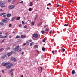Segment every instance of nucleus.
Segmentation results:
<instances>
[{
	"mask_svg": "<svg viewBox=\"0 0 77 77\" xmlns=\"http://www.w3.org/2000/svg\"><path fill=\"white\" fill-rule=\"evenodd\" d=\"M20 3H23V1H22L20 2Z\"/></svg>",
	"mask_w": 77,
	"mask_h": 77,
	"instance_id": "obj_50",
	"label": "nucleus"
},
{
	"mask_svg": "<svg viewBox=\"0 0 77 77\" xmlns=\"http://www.w3.org/2000/svg\"><path fill=\"white\" fill-rule=\"evenodd\" d=\"M46 40V39H45V38H44L42 40L43 42H45Z\"/></svg>",
	"mask_w": 77,
	"mask_h": 77,
	"instance_id": "obj_28",
	"label": "nucleus"
},
{
	"mask_svg": "<svg viewBox=\"0 0 77 77\" xmlns=\"http://www.w3.org/2000/svg\"><path fill=\"white\" fill-rule=\"evenodd\" d=\"M19 48H20V47L19 46V45L17 46L14 48L15 51H18V50H19Z\"/></svg>",
	"mask_w": 77,
	"mask_h": 77,
	"instance_id": "obj_5",
	"label": "nucleus"
},
{
	"mask_svg": "<svg viewBox=\"0 0 77 77\" xmlns=\"http://www.w3.org/2000/svg\"><path fill=\"white\" fill-rule=\"evenodd\" d=\"M8 0V2H11V0Z\"/></svg>",
	"mask_w": 77,
	"mask_h": 77,
	"instance_id": "obj_64",
	"label": "nucleus"
},
{
	"mask_svg": "<svg viewBox=\"0 0 77 77\" xmlns=\"http://www.w3.org/2000/svg\"><path fill=\"white\" fill-rule=\"evenodd\" d=\"M13 33H14V34L15 33V32L13 31Z\"/></svg>",
	"mask_w": 77,
	"mask_h": 77,
	"instance_id": "obj_58",
	"label": "nucleus"
},
{
	"mask_svg": "<svg viewBox=\"0 0 77 77\" xmlns=\"http://www.w3.org/2000/svg\"><path fill=\"white\" fill-rule=\"evenodd\" d=\"M52 53H54V50L52 51Z\"/></svg>",
	"mask_w": 77,
	"mask_h": 77,
	"instance_id": "obj_41",
	"label": "nucleus"
},
{
	"mask_svg": "<svg viewBox=\"0 0 77 77\" xmlns=\"http://www.w3.org/2000/svg\"><path fill=\"white\" fill-rule=\"evenodd\" d=\"M15 5H10L9 6L8 8L9 9H14L15 8Z\"/></svg>",
	"mask_w": 77,
	"mask_h": 77,
	"instance_id": "obj_4",
	"label": "nucleus"
},
{
	"mask_svg": "<svg viewBox=\"0 0 77 77\" xmlns=\"http://www.w3.org/2000/svg\"><path fill=\"white\" fill-rule=\"evenodd\" d=\"M12 26V24H10L9 25V27H11V26Z\"/></svg>",
	"mask_w": 77,
	"mask_h": 77,
	"instance_id": "obj_38",
	"label": "nucleus"
},
{
	"mask_svg": "<svg viewBox=\"0 0 77 77\" xmlns=\"http://www.w3.org/2000/svg\"><path fill=\"white\" fill-rule=\"evenodd\" d=\"M49 30H50L49 28H47L45 29V31L46 32H49Z\"/></svg>",
	"mask_w": 77,
	"mask_h": 77,
	"instance_id": "obj_14",
	"label": "nucleus"
},
{
	"mask_svg": "<svg viewBox=\"0 0 77 77\" xmlns=\"http://www.w3.org/2000/svg\"><path fill=\"white\" fill-rule=\"evenodd\" d=\"M52 32V30H51L50 32V34H51V32Z\"/></svg>",
	"mask_w": 77,
	"mask_h": 77,
	"instance_id": "obj_48",
	"label": "nucleus"
},
{
	"mask_svg": "<svg viewBox=\"0 0 77 77\" xmlns=\"http://www.w3.org/2000/svg\"><path fill=\"white\" fill-rule=\"evenodd\" d=\"M1 34H2V32L0 33V38H3V36H2V35Z\"/></svg>",
	"mask_w": 77,
	"mask_h": 77,
	"instance_id": "obj_19",
	"label": "nucleus"
},
{
	"mask_svg": "<svg viewBox=\"0 0 77 77\" xmlns=\"http://www.w3.org/2000/svg\"><path fill=\"white\" fill-rule=\"evenodd\" d=\"M21 50H22V49H20L18 51V52H19V51H21Z\"/></svg>",
	"mask_w": 77,
	"mask_h": 77,
	"instance_id": "obj_57",
	"label": "nucleus"
},
{
	"mask_svg": "<svg viewBox=\"0 0 77 77\" xmlns=\"http://www.w3.org/2000/svg\"><path fill=\"white\" fill-rule=\"evenodd\" d=\"M6 56V54H3L2 55L1 57L2 59H5V57Z\"/></svg>",
	"mask_w": 77,
	"mask_h": 77,
	"instance_id": "obj_7",
	"label": "nucleus"
},
{
	"mask_svg": "<svg viewBox=\"0 0 77 77\" xmlns=\"http://www.w3.org/2000/svg\"><path fill=\"white\" fill-rule=\"evenodd\" d=\"M8 37V36L6 35V36H2V38H6Z\"/></svg>",
	"mask_w": 77,
	"mask_h": 77,
	"instance_id": "obj_24",
	"label": "nucleus"
},
{
	"mask_svg": "<svg viewBox=\"0 0 77 77\" xmlns=\"http://www.w3.org/2000/svg\"><path fill=\"white\" fill-rule=\"evenodd\" d=\"M11 48L10 47H8L7 48H5V50H8L10 49Z\"/></svg>",
	"mask_w": 77,
	"mask_h": 77,
	"instance_id": "obj_15",
	"label": "nucleus"
},
{
	"mask_svg": "<svg viewBox=\"0 0 77 77\" xmlns=\"http://www.w3.org/2000/svg\"><path fill=\"white\" fill-rule=\"evenodd\" d=\"M6 65H9L11 67V66L13 65V64L11 63H6L3 65V66H5Z\"/></svg>",
	"mask_w": 77,
	"mask_h": 77,
	"instance_id": "obj_1",
	"label": "nucleus"
},
{
	"mask_svg": "<svg viewBox=\"0 0 77 77\" xmlns=\"http://www.w3.org/2000/svg\"><path fill=\"white\" fill-rule=\"evenodd\" d=\"M26 37V36H24V35H22L21 36V38L23 39V38H25Z\"/></svg>",
	"mask_w": 77,
	"mask_h": 77,
	"instance_id": "obj_11",
	"label": "nucleus"
},
{
	"mask_svg": "<svg viewBox=\"0 0 77 77\" xmlns=\"http://www.w3.org/2000/svg\"><path fill=\"white\" fill-rule=\"evenodd\" d=\"M72 36H74V34L73 33H72Z\"/></svg>",
	"mask_w": 77,
	"mask_h": 77,
	"instance_id": "obj_61",
	"label": "nucleus"
},
{
	"mask_svg": "<svg viewBox=\"0 0 77 77\" xmlns=\"http://www.w3.org/2000/svg\"><path fill=\"white\" fill-rule=\"evenodd\" d=\"M0 25H4V24L2 22H0Z\"/></svg>",
	"mask_w": 77,
	"mask_h": 77,
	"instance_id": "obj_35",
	"label": "nucleus"
},
{
	"mask_svg": "<svg viewBox=\"0 0 77 77\" xmlns=\"http://www.w3.org/2000/svg\"><path fill=\"white\" fill-rule=\"evenodd\" d=\"M0 11H3V10L2 9H0Z\"/></svg>",
	"mask_w": 77,
	"mask_h": 77,
	"instance_id": "obj_60",
	"label": "nucleus"
},
{
	"mask_svg": "<svg viewBox=\"0 0 77 77\" xmlns=\"http://www.w3.org/2000/svg\"><path fill=\"white\" fill-rule=\"evenodd\" d=\"M20 19V17H18L16 20H17V21H18V20H19Z\"/></svg>",
	"mask_w": 77,
	"mask_h": 77,
	"instance_id": "obj_27",
	"label": "nucleus"
},
{
	"mask_svg": "<svg viewBox=\"0 0 77 77\" xmlns=\"http://www.w3.org/2000/svg\"><path fill=\"white\" fill-rule=\"evenodd\" d=\"M14 69H12L11 70L8 71V72H9V73H11L12 72V71H14Z\"/></svg>",
	"mask_w": 77,
	"mask_h": 77,
	"instance_id": "obj_13",
	"label": "nucleus"
},
{
	"mask_svg": "<svg viewBox=\"0 0 77 77\" xmlns=\"http://www.w3.org/2000/svg\"><path fill=\"white\" fill-rule=\"evenodd\" d=\"M32 40L31 39H30L29 40V41L30 42H32Z\"/></svg>",
	"mask_w": 77,
	"mask_h": 77,
	"instance_id": "obj_47",
	"label": "nucleus"
},
{
	"mask_svg": "<svg viewBox=\"0 0 77 77\" xmlns=\"http://www.w3.org/2000/svg\"><path fill=\"white\" fill-rule=\"evenodd\" d=\"M75 74V71L74 70H73L72 71V74L74 75Z\"/></svg>",
	"mask_w": 77,
	"mask_h": 77,
	"instance_id": "obj_25",
	"label": "nucleus"
},
{
	"mask_svg": "<svg viewBox=\"0 0 77 77\" xmlns=\"http://www.w3.org/2000/svg\"><path fill=\"white\" fill-rule=\"evenodd\" d=\"M31 24H32V26H33V25L35 23L34 22H32L31 23Z\"/></svg>",
	"mask_w": 77,
	"mask_h": 77,
	"instance_id": "obj_37",
	"label": "nucleus"
},
{
	"mask_svg": "<svg viewBox=\"0 0 77 77\" xmlns=\"http://www.w3.org/2000/svg\"><path fill=\"white\" fill-rule=\"evenodd\" d=\"M32 11V8H30L29 9V11Z\"/></svg>",
	"mask_w": 77,
	"mask_h": 77,
	"instance_id": "obj_40",
	"label": "nucleus"
},
{
	"mask_svg": "<svg viewBox=\"0 0 77 77\" xmlns=\"http://www.w3.org/2000/svg\"><path fill=\"white\" fill-rule=\"evenodd\" d=\"M18 26L19 27H21V24H20Z\"/></svg>",
	"mask_w": 77,
	"mask_h": 77,
	"instance_id": "obj_43",
	"label": "nucleus"
},
{
	"mask_svg": "<svg viewBox=\"0 0 77 77\" xmlns=\"http://www.w3.org/2000/svg\"><path fill=\"white\" fill-rule=\"evenodd\" d=\"M3 18H5V17H6V15L4 14V15L3 16Z\"/></svg>",
	"mask_w": 77,
	"mask_h": 77,
	"instance_id": "obj_42",
	"label": "nucleus"
},
{
	"mask_svg": "<svg viewBox=\"0 0 77 77\" xmlns=\"http://www.w3.org/2000/svg\"><path fill=\"white\" fill-rule=\"evenodd\" d=\"M57 7H59V5L57 4Z\"/></svg>",
	"mask_w": 77,
	"mask_h": 77,
	"instance_id": "obj_54",
	"label": "nucleus"
},
{
	"mask_svg": "<svg viewBox=\"0 0 77 77\" xmlns=\"http://www.w3.org/2000/svg\"><path fill=\"white\" fill-rule=\"evenodd\" d=\"M11 15L9 13H8L7 14V17H10Z\"/></svg>",
	"mask_w": 77,
	"mask_h": 77,
	"instance_id": "obj_12",
	"label": "nucleus"
},
{
	"mask_svg": "<svg viewBox=\"0 0 77 77\" xmlns=\"http://www.w3.org/2000/svg\"><path fill=\"white\" fill-rule=\"evenodd\" d=\"M11 60H13V61H16L17 60L16 58L15 57H12L11 59Z\"/></svg>",
	"mask_w": 77,
	"mask_h": 77,
	"instance_id": "obj_9",
	"label": "nucleus"
},
{
	"mask_svg": "<svg viewBox=\"0 0 77 77\" xmlns=\"http://www.w3.org/2000/svg\"><path fill=\"white\" fill-rule=\"evenodd\" d=\"M62 50L63 51V52H64L65 51V49L64 48H63L62 49Z\"/></svg>",
	"mask_w": 77,
	"mask_h": 77,
	"instance_id": "obj_29",
	"label": "nucleus"
},
{
	"mask_svg": "<svg viewBox=\"0 0 77 77\" xmlns=\"http://www.w3.org/2000/svg\"><path fill=\"white\" fill-rule=\"evenodd\" d=\"M42 50L43 51H45V48L43 47L42 48Z\"/></svg>",
	"mask_w": 77,
	"mask_h": 77,
	"instance_id": "obj_32",
	"label": "nucleus"
},
{
	"mask_svg": "<svg viewBox=\"0 0 77 77\" xmlns=\"http://www.w3.org/2000/svg\"><path fill=\"white\" fill-rule=\"evenodd\" d=\"M24 77V76H23V75H21V76H20V77Z\"/></svg>",
	"mask_w": 77,
	"mask_h": 77,
	"instance_id": "obj_63",
	"label": "nucleus"
},
{
	"mask_svg": "<svg viewBox=\"0 0 77 77\" xmlns=\"http://www.w3.org/2000/svg\"><path fill=\"white\" fill-rule=\"evenodd\" d=\"M46 27H47V28H48V25H46Z\"/></svg>",
	"mask_w": 77,
	"mask_h": 77,
	"instance_id": "obj_55",
	"label": "nucleus"
},
{
	"mask_svg": "<svg viewBox=\"0 0 77 77\" xmlns=\"http://www.w3.org/2000/svg\"><path fill=\"white\" fill-rule=\"evenodd\" d=\"M50 5H51V3H49L47 4V6H49Z\"/></svg>",
	"mask_w": 77,
	"mask_h": 77,
	"instance_id": "obj_39",
	"label": "nucleus"
},
{
	"mask_svg": "<svg viewBox=\"0 0 77 77\" xmlns=\"http://www.w3.org/2000/svg\"><path fill=\"white\" fill-rule=\"evenodd\" d=\"M26 45V43H24V44H23V45H24H24Z\"/></svg>",
	"mask_w": 77,
	"mask_h": 77,
	"instance_id": "obj_62",
	"label": "nucleus"
},
{
	"mask_svg": "<svg viewBox=\"0 0 77 77\" xmlns=\"http://www.w3.org/2000/svg\"><path fill=\"white\" fill-rule=\"evenodd\" d=\"M33 5V3H32V2H31L30 3L29 6H32Z\"/></svg>",
	"mask_w": 77,
	"mask_h": 77,
	"instance_id": "obj_22",
	"label": "nucleus"
},
{
	"mask_svg": "<svg viewBox=\"0 0 77 77\" xmlns=\"http://www.w3.org/2000/svg\"><path fill=\"white\" fill-rule=\"evenodd\" d=\"M32 37L33 38H37L38 37V35L37 34H33L32 35Z\"/></svg>",
	"mask_w": 77,
	"mask_h": 77,
	"instance_id": "obj_2",
	"label": "nucleus"
},
{
	"mask_svg": "<svg viewBox=\"0 0 77 77\" xmlns=\"http://www.w3.org/2000/svg\"><path fill=\"white\" fill-rule=\"evenodd\" d=\"M14 19H15V18H14V17H13V18H12V19H11V21H14Z\"/></svg>",
	"mask_w": 77,
	"mask_h": 77,
	"instance_id": "obj_33",
	"label": "nucleus"
},
{
	"mask_svg": "<svg viewBox=\"0 0 77 77\" xmlns=\"http://www.w3.org/2000/svg\"><path fill=\"white\" fill-rule=\"evenodd\" d=\"M39 63V61H38L37 62V64L38 65H39V64H38V63Z\"/></svg>",
	"mask_w": 77,
	"mask_h": 77,
	"instance_id": "obj_49",
	"label": "nucleus"
},
{
	"mask_svg": "<svg viewBox=\"0 0 77 77\" xmlns=\"http://www.w3.org/2000/svg\"><path fill=\"white\" fill-rule=\"evenodd\" d=\"M14 53V52L11 51L10 52L8 53L7 54V55H8V57L9 56H11L12 54V53Z\"/></svg>",
	"mask_w": 77,
	"mask_h": 77,
	"instance_id": "obj_3",
	"label": "nucleus"
},
{
	"mask_svg": "<svg viewBox=\"0 0 77 77\" xmlns=\"http://www.w3.org/2000/svg\"><path fill=\"white\" fill-rule=\"evenodd\" d=\"M47 9H48V10H49V9H50V8H49V7H47Z\"/></svg>",
	"mask_w": 77,
	"mask_h": 77,
	"instance_id": "obj_52",
	"label": "nucleus"
},
{
	"mask_svg": "<svg viewBox=\"0 0 77 77\" xmlns=\"http://www.w3.org/2000/svg\"><path fill=\"white\" fill-rule=\"evenodd\" d=\"M11 66H10L9 65H8L6 66V68L7 69H9L10 68H11Z\"/></svg>",
	"mask_w": 77,
	"mask_h": 77,
	"instance_id": "obj_17",
	"label": "nucleus"
},
{
	"mask_svg": "<svg viewBox=\"0 0 77 77\" xmlns=\"http://www.w3.org/2000/svg\"><path fill=\"white\" fill-rule=\"evenodd\" d=\"M27 27V25H25V26H24V28L25 29H26Z\"/></svg>",
	"mask_w": 77,
	"mask_h": 77,
	"instance_id": "obj_36",
	"label": "nucleus"
},
{
	"mask_svg": "<svg viewBox=\"0 0 77 77\" xmlns=\"http://www.w3.org/2000/svg\"><path fill=\"white\" fill-rule=\"evenodd\" d=\"M29 41H26V44H27L28 45H29Z\"/></svg>",
	"mask_w": 77,
	"mask_h": 77,
	"instance_id": "obj_30",
	"label": "nucleus"
},
{
	"mask_svg": "<svg viewBox=\"0 0 77 77\" xmlns=\"http://www.w3.org/2000/svg\"><path fill=\"white\" fill-rule=\"evenodd\" d=\"M22 23L23 24H24V21H22Z\"/></svg>",
	"mask_w": 77,
	"mask_h": 77,
	"instance_id": "obj_45",
	"label": "nucleus"
},
{
	"mask_svg": "<svg viewBox=\"0 0 77 77\" xmlns=\"http://www.w3.org/2000/svg\"><path fill=\"white\" fill-rule=\"evenodd\" d=\"M38 48V46L35 45L34 46V47H33V48L34 49H36V48Z\"/></svg>",
	"mask_w": 77,
	"mask_h": 77,
	"instance_id": "obj_21",
	"label": "nucleus"
},
{
	"mask_svg": "<svg viewBox=\"0 0 77 77\" xmlns=\"http://www.w3.org/2000/svg\"><path fill=\"white\" fill-rule=\"evenodd\" d=\"M43 68L42 67H39L38 68V70L41 71H42Z\"/></svg>",
	"mask_w": 77,
	"mask_h": 77,
	"instance_id": "obj_10",
	"label": "nucleus"
},
{
	"mask_svg": "<svg viewBox=\"0 0 77 77\" xmlns=\"http://www.w3.org/2000/svg\"><path fill=\"white\" fill-rule=\"evenodd\" d=\"M34 43V42H31L30 44V46H32V45H33Z\"/></svg>",
	"mask_w": 77,
	"mask_h": 77,
	"instance_id": "obj_23",
	"label": "nucleus"
},
{
	"mask_svg": "<svg viewBox=\"0 0 77 77\" xmlns=\"http://www.w3.org/2000/svg\"><path fill=\"white\" fill-rule=\"evenodd\" d=\"M9 38H12V37H11V35H10L9 36Z\"/></svg>",
	"mask_w": 77,
	"mask_h": 77,
	"instance_id": "obj_53",
	"label": "nucleus"
},
{
	"mask_svg": "<svg viewBox=\"0 0 77 77\" xmlns=\"http://www.w3.org/2000/svg\"><path fill=\"white\" fill-rule=\"evenodd\" d=\"M41 32H42V34H44L45 33V31H44V30L41 31Z\"/></svg>",
	"mask_w": 77,
	"mask_h": 77,
	"instance_id": "obj_26",
	"label": "nucleus"
},
{
	"mask_svg": "<svg viewBox=\"0 0 77 77\" xmlns=\"http://www.w3.org/2000/svg\"><path fill=\"white\" fill-rule=\"evenodd\" d=\"M16 39H19V38H20V36L17 35L16 37Z\"/></svg>",
	"mask_w": 77,
	"mask_h": 77,
	"instance_id": "obj_18",
	"label": "nucleus"
},
{
	"mask_svg": "<svg viewBox=\"0 0 77 77\" xmlns=\"http://www.w3.org/2000/svg\"><path fill=\"white\" fill-rule=\"evenodd\" d=\"M6 13H2L1 14H0V16H2V15H6Z\"/></svg>",
	"mask_w": 77,
	"mask_h": 77,
	"instance_id": "obj_16",
	"label": "nucleus"
},
{
	"mask_svg": "<svg viewBox=\"0 0 77 77\" xmlns=\"http://www.w3.org/2000/svg\"><path fill=\"white\" fill-rule=\"evenodd\" d=\"M2 73H4V70H2Z\"/></svg>",
	"mask_w": 77,
	"mask_h": 77,
	"instance_id": "obj_56",
	"label": "nucleus"
},
{
	"mask_svg": "<svg viewBox=\"0 0 77 77\" xmlns=\"http://www.w3.org/2000/svg\"><path fill=\"white\" fill-rule=\"evenodd\" d=\"M70 2L71 3H73V2H74V1H73V0H71L70 1Z\"/></svg>",
	"mask_w": 77,
	"mask_h": 77,
	"instance_id": "obj_34",
	"label": "nucleus"
},
{
	"mask_svg": "<svg viewBox=\"0 0 77 77\" xmlns=\"http://www.w3.org/2000/svg\"><path fill=\"white\" fill-rule=\"evenodd\" d=\"M21 54H22V55H23L24 54V52H23L22 53H21Z\"/></svg>",
	"mask_w": 77,
	"mask_h": 77,
	"instance_id": "obj_51",
	"label": "nucleus"
},
{
	"mask_svg": "<svg viewBox=\"0 0 77 77\" xmlns=\"http://www.w3.org/2000/svg\"><path fill=\"white\" fill-rule=\"evenodd\" d=\"M16 46V45L15 44H14V45H13V47H15Z\"/></svg>",
	"mask_w": 77,
	"mask_h": 77,
	"instance_id": "obj_44",
	"label": "nucleus"
},
{
	"mask_svg": "<svg viewBox=\"0 0 77 77\" xmlns=\"http://www.w3.org/2000/svg\"><path fill=\"white\" fill-rule=\"evenodd\" d=\"M0 5H1V8H4L5 7V6H3V2H0Z\"/></svg>",
	"mask_w": 77,
	"mask_h": 77,
	"instance_id": "obj_8",
	"label": "nucleus"
},
{
	"mask_svg": "<svg viewBox=\"0 0 77 77\" xmlns=\"http://www.w3.org/2000/svg\"><path fill=\"white\" fill-rule=\"evenodd\" d=\"M64 26H65L66 27H68V24H65L64 25Z\"/></svg>",
	"mask_w": 77,
	"mask_h": 77,
	"instance_id": "obj_31",
	"label": "nucleus"
},
{
	"mask_svg": "<svg viewBox=\"0 0 77 77\" xmlns=\"http://www.w3.org/2000/svg\"><path fill=\"white\" fill-rule=\"evenodd\" d=\"M3 50H4V48H1L0 49V52H1V51H2Z\"/></svg>",
	"mask_w": 77,
	"mask_h": 77,
	"instance_id": "obj_20",
	"label": "nucleus"
},
{
	"mask_svg": "<svg viewBox=\"0 0 77 77\" xmlns=\"http://www.w3.org/2000/svg\"><path fill=\"white\" fill-rule=\"evenodd\" d=\"M8 20V18H5V19H3L2 20V22H4V23H8V21H7V20Z\"/></svg>",
	"mask_w": 77,
	"mask_h": 77,
	"instance_id": "obj_6",
	"label": "nucleus"
},
{
	"mask_svg": "<svg viewBox=\"0 0 77 77\" xmlns=\"http://www.w3.org/2000/svg\"><path fill=\"white\" fill-rule=\"evenodd\" d=\"M4 42V40H2L1 41V43H2V42Z\"/></svg>",
	"mask_w": 77,
	"mask_h": 77,
	"instance_id": "obj_46",
	"label": "nucleus"
},
{
	"mask_svg": "<svg viewBox=\"0 0 77 77\" xmlns=\"http://www.w3.org/2000/svg\"><path fill=\"white\" fill-rule=\"evenodd\" d=\"M12 75H13V73H12L11 74V76H12Z\"/></svg>",
	"mask_w": 77,
	"mask_h": 77,
	"instance_id": "obj_59",
	"label": "nucleus"
}]
</instances>
